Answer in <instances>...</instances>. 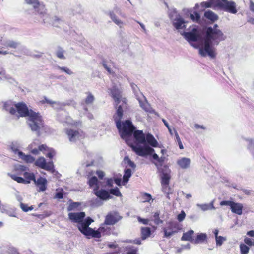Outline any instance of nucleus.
<instances>
[{"label": "nucleus", "mask_w": 254, "mask_h": 254, "mask_svg": "<svg viewBox=\"0 0 254 254\" xmlns=\"http://www.w3.org/2000/svg\"><path fill=\"white\" fill-rule=\"evenodd\" d=\"M244 242L248 246H254V241H253L252 239L249 237H246L244 239Z\"/></svg>", "instance_id": "56"}, {"label": "nucleus", "mask_w": 254, "mask_h": 254, "mask_svg": "<svg viewBox=\"0 0 254 254\" xmlns=\"http://www.w3.org/2000/svg\"><path fill=\"white\" fill-rule=\"evenodd\" d=\"M10 177L13 180L16 181L18 183L26 184V180L22 177H18L15 175H11Z\"/></svg>", "instance_id": "46"}, {"label": "nucleus", "mask_w": 254, "mask_h": 254, "mask_svg": "<svg viewBox=\"0 0 254 254\" xmlns=\"http://www.w3.org/2000/svg\"><path fill=\"white\" fill-rule=\"evenodd\" d=\"M141 238L145 239L151 235V229L149 227H142L141 229Z\"/></svg>", "instance_id": "34"}, {"label": "nucleus", "mask_w": 254, "mask_h": 254, "mask_svg": "<svg viewBox=\"0 0 254 254\" xmlns=\"http://www.w3.org/2000/svg\"><path fill=\"white\" fill-rule=\"evenodd\" d=\"M162 185V191L167 194V197L168 199H169V194H171L172 192L171 191V188L169 185H165V184H161Z\"/></svg>", "instance_id": "39"}, {"label": "nucleus", "mask_w": 254, "mask_h": 254, "mask_svg": "<svg viewBox=\"0 0 254 254\" xmlns=\"http://www.w3.org/2000/svg\"><path fill=\"white\" fill-rule=\"evenodd\" d=\"M36 166L41 169L48 171H53L54 165L52 161L46 162L45 159L43 157H40L34 162Z\"/></svg>", "instance_id": "7"}, {"label": "nucleus", "mask_w": 254, "mask_h": 254, "mask_svg": "<svg viewBox=\"0 0 254 254\" xmlns=\"http://www.w3.org/2000/svg\"><path fill=\"white\" fill-rule=\"evenodd\" d=\"M131 175V170L130 169H127L124 171V175H123V182L127 183L129 178Z\"/></svg>", "instance_id": "38"}, {"label": "nucleus", "mask_w": 254, "mask_h": 254, "mask_svg": "<svg viewBox=\"0 0 254 254\" xmlns=\"http://www.w3.org/2000/svg\"><path fill=\"white\" fill-rule=\"evenodd\" d=\"M64 51L60 47H59L58 51L56 52L57 56L62 59H64L65 57L64 55Z\"/></svg>", "instance_id": "47"}, {"label": "nucleus", "mask_w": 254, "mask_h": 254, "mask_svg": "<svg viewBox=\"0 0 254 254\" xmlns=\"http://www.w3.org/2000/svg\"><path fill=\"white\" fill-rule=\"evenodd\" d=\"M190 18L193 22L200 23V16L198 12L195 11L193 13H190Z\"/></svg>", "instance_id": "37"}, {"label": "nucleus", "mask_w": 254, "mask_h": 254, "mask_svg": "<svg viewBox=\"0 0 254 254\" xmlns=\"http://www.w3.org/2000/svg\"><path fill=\"white\" fill-rule=\"evenodd\" d=\"M85 216V214L83 212L77 213H69L68 217L69 219L73 222L80 223Z\"/></svg>", "instance_id": "16"}, {"label": "nucleus", "mask_w": 254, "mask_h": 254, "mask_svg": "<svg viewBox=\"0 0 254 254\" xmlns=\"http://www.w3.org/2000/svg\"><path fill=\"white\" fill-rule=\"evenodd\" d=\"M133 136L135 141L140 144L145 143L146 136L142 130H137L133 132Z\"/></svg>", "instance_id": "20"}, {"label": "nucleus", "mask_w": 254, "mask_h": 254, "mask_svg": "<svg viewBox=\"0 0 254 254\" xmlns=\"http://www.w3.org/2000/svg\"><path fill=\"white\" fill-rule=\"evenodd\" d=\"M96 174L97 175L100 179H103V177L105 176L104 172L100 170L97 171Z\"/></svg>", "instance_id": "64"}, {"label": "nucleus", "mask_w": 254, "mask_h": 254, "mask_svg": "<svg viewBox=\"0 0 254 254\" xmlns=\"http://www.w3.org/2000/svg\"><path fill=\"white\" fill-rule=\"evenodd\" d=\"M226 240V238L221 236H218L215 237L216 244L217 246H221L223 241Z\"/></svg>", "instance_id": "51"}, {"label": "nucleus", "mask_w": 254, "mask_h": 254, "mask_svg": "<svg viewBox=\"0 0 254 254\" xmlns=\"http://www.w3.org/2000/svg\"><path fill=\"white\" fill-rule=\"evenodd\" d=\"M204 16L212 22H215L218 19V16L211 10L206 11Z\"/></svg>", "instance_id": "32"}, {"label": "nucleus", "mask_w": 254, "mask_h": 254, "mask_svg": "<svg viewBox=\"0 0 254 254\" xmlns=\"http://www.w3.org/2000/svg\"><path fill=\"white\" fill-rule=\"evenodd\" d=\"M19 45V43L14 41H9L6 42L5 46L7 48H16Z\"/></svg>", "instance_id": "42"}, {"label": "nucleus", "mask_w": 254, "mask_h": 254, "mask_svg": "<svg viewBox=\"0 0 254 254\" xmlns=\"http://www.w3.org/2000/svg\"><path fill=\"white\" fill-rule=\"evenodd\" d=\"M18 155L22 160L27 163H33L35 161L34 157H33L31 155H25L21 151H18Z\"/></svg>", "instance_id": "24"}, {"label": "nucleus", "mask_w": 254, "mask_h": 254, "mask_svg": "<svg viewBox=\"0 0 254 254\" xmlns=\"http://www.w3.org/2000/svg\"><path fill=\"white\" fill-rule=\"evenodd\" d=\"M61 21V19L60 18H58V17H55L52 21V25H56L57 23H59Z\"/></svg>", "instance_id": "63"}, {"label": "nucleus", "mask_w": 254, "mask_h": 254, "mask_svg": "<svg viewBox=\"0 0 254 254\" xmlns=\"http://www.w3.org/2000/svg\"><path fill=\"white\" fill-rule=\"evenodd\" d=\"M110 192L111 194L117 196V197H120V196L122 195V193H121L118 188L111 189L110 190Z\"/></svg>", "instance_id": "48"}, {"label": "nucleus", "mask_w": 254, "mask_h": 254, "mask_svg": "<svg viewBox=\"0 0 254 254\" xmlns=\"http://www.w3.org/2000/svg\"><path fill=\"white\" fill-rule=\"evenodd\" d=\"M38 148L40 151H46L49 148L46 144H44L39 145Z\"/></svg>", "instance_id": "62"}, {"label": "nucleus", "mask_w": 254, "mask_h": 254, "mask_svg": "<svg viewBox=\"0 0 254 254\" xmlns=\"http://www.w3.org/2000/svg\"><path fill=\"white\" fill-rule=\"evenodd\" d=\"M48 153L46 155V157L50 159H52L53 157L55 155V151L53 148H49L48 150Z\"/></svg>", "instance_id": "50"}, {"label": "nucleus", "mask_w": 254, "mask_h": 254, "mask_svg": "<svg viewBox=\"0 0 254 254\" xmlns=\"http://www.w3.org/2000/svg\"><path fill=\"white\" fill-rule=\"evenodd\" d=\"M160 213L159 211L155 212L153 215V218L152 219V220L154 221V223L157 225L162 224L163 222V221L160 218Z\"/></svg>", "instance_id": "35"}, {"label": "nucleus", "mask_w": 254, "mask_h": 254, "mask_svg": "<svg viewBox=\"0 0 254 254\" xmlns=\"http://www.w3.org/2000/svg\"><path fill=\"white\" fill-rule=\"evenodd\" d=\"M220 9L231 13H236L237 12L235 3L234 1H228L227 0H226V1H224L222 6H221Z\"/></svg>", "instance_id": "13"}, {"label": "nucleus", "mask_w": 254, "mask_h": 254, "mask_svg": "<svg viewBox=\"0 0 254 254\" xmlns=\"http://www.w3.org/2000/svg\"><path fill=\"white\" fill-rule=\"evenodd\" d=\"M135 129V127L130 120H127L125 122H121V137L125 138L126 136L131 135Z\"/></svg>", "instance_id": "5"}, {"label": "nucleus", "mask_w": 254, "mask_h": 254, "mask_svg": "<svg viewBox=\"0 0 254 254\" xmlns=\"http://www.w3.org/2000/svg\"><path fill=\"white\" fill-rule=\"evenodd\" d=\"M14 107L20 117H28L31 123L29 126L32 131H36L37 136L40 135V130L44 128V121L39 113L29 109L24 102L15 103Z\"/></svg>", "instance_id": "1"}, {"label": "nucleus", "mask_w": 254, "mask_h": 254, "mask_svg": "<svg viewBox=\"0 0 254 254\" xmlns=\"http://www.w3.org/2000/svg\"><path fill=\"white\" fill-rule=\"evenodd\" d=\"M111 96L115 100L116 105H118L122 100V92L116 86L110 89Z\"/></svg>", "instance_id": "14"}, {"label": "nucleus", "mask_w": 254, "mask_h": 254, "mask_svg": "<svg viewBox=\"0 0 254 254\" xmlns=\"http://www.w3.org/2000/svg\"><path fill=\"white\" fill-rule=\"evenodd\" d=\"M147 142L152 147H157L158 142L155 139L154 136L148 133L146 135L145 142Z\"/></svg>", "instance_id": "27"}, {"label": "nucleus", "mask_w": 254, "mask_h": 254, "mask_svg": "<svg viewBox=\"0 0 254 254\" xmlns=\"http://www.w3.org/2000/svg\"><path fill=\"white\" fill-rule=\"evenodd\" d=\"M93 222V219L88 217L84 221H82L78 226V229H79L80 232L88 238L99 236V233L98 231H95V230L89 227Z\"/></svg>", "instance_id": "2"}, {"label": "nucleus", "mask_w": 254, "mask_h": 254, "mask_svg": "<svg viewBox=\"0 0 254 254\" xmlns=\"http://www.w3.org/2000/svg\"><path fill=\"white\" fill-rule=\"evenodd\" d=\"M79 206V204L77 202L71 203L68 207V211H70L74 210Z\"/></svg>", "instance_id": "58"}, {"label": "nucleus", "mask_w": 254, "mask_h": 254, "mask_svg": "<svg viewBox=\"0 0 254 254\" xmlns=\"http://www.w3.org/2000/svg\"><path fill=\"white\" fill-rule=\"evenodd\" d=\"M111 229L110 227H105L100 226L98 230L95 231H98L99 233V236L97 237H91V238H100L101 237V234L104 235H109L111 234Z\"/></svg>", "instance_id": "29"}, {"label": "nucleus", "mask_w": 254, "mask_h": 254, "mask_svg": "<svg viewBox=\"0 0 254 254\" xmlns=\"http://www.w3.org/2000/svg\"><path fill=\"white\" fill-rule=\"evenodd\" d=\"M181 229V227L177 222L169 221L167 223V225L163 228L164 237H170L177 233Z\"/></svg>", "instance_id": "4"}, {"label": "nucleus", "mask_w": 254, "mask_h": 254, "mask_svg": "<svg viewBox=\"0 0 254 254\" xmlns=\"http://www.w3.org/2000/svg\"><path fill=\"white\" fill-rule=\"evenodd\" d=\"M23 175L26 180V183H30L31 181H35V175L33 173H29L25 172L24 173Z\"/></svg>", "instance_id": "33"}, {"label": "nucleus", "mask_w": 254, "mask_h": 254, "mask_svg": "<svg viewBox=\"0 0 254 254\" xmlns=\"http://www.w3.org/2000/svg\"><path fill=\"white\" fill-rule=\"evenodd\" d=\"M34 8L38 14L42 15H46L47 16H49V15L47 14V9L43 3L39 2V5Z\"/></svg>", "instance_id": "30"}, {"label": "nucleus", "mask_w": 254, "mask_h": 254, "mask_svg": "<svg viewBox=\"0 0 254 254\" xmlns=\"http://www.w3.org/2000/svg\"><path fill=\"white\" fill-rule=\"evenodd\" d=\"M87 96L84 100V103L86 104H89L93 103L94 100V96L90 93H87Z\"/></svg>", "instance_id": "40"}, {"label": "nucleus", "mask_w": 254, "mask_h": 254, "mask_svg": "<svg viewBox=\"0 0 254 254\" xmlns=\"http://www.w3.org/2000/svg\"><path fill=\"white\" fill-rule=\"evenodd\" d=\"M177 164L181 168L187 169L190 164V160L187 158H182L177 160Z\"/></svg>", "instance_id": "25"}, {"label": "nucleus", "mask_w": 254, "mask_h": 254, "mask_svg": "<svg viewBox=\"0 0 254 254\" xmlns=\"http://www.w3.org/2000/svg\"><path fill=\"white\" fill-rule=\"evenodd\" d=\"M123 115V107L121 105H119L117 110L116 115L114 116V120L119 130H121L122 128V119Z\"/></svg>", "instance_id": "15"}, {"label": "nucleus", "mask_w": 254, "mask_h": 254, "mask_svg": "<svg viewBox=\"0 0 254 254\" xmlns=\"http://www.w3.org/2000/svg\"><path fill=\"white\" fill-rule=\"evenodd\" d=\"M15 104L12 101H7L3 104V108L11 115H15L16 114V110L14 106Z\"/></svg>", "instance_id": "19"}, {"label": "nucleus", "mask_w": 254, "mask_h": 254, "mask_svg": "<svg viewBox=\"0 0 254 254\" xmlns=\"http://www.w3.org/2000/svg\"><path fill=\"white\" fill-rule=\"evenodd\" d=\"M41 103L42 104L47 103L51 105H53L55 103V102L53 101L52 100H49L46 97H44V99L40 101Z\"/></svg>", "instance_id": "59"}, {"label": "nucleus", "mask_w": 254, "mask_h": 254, "mask_svg": "<svg viewBox=\"0 0 254 254\" xmlns=\"http://www.w3.org/2000/svg\"><path fill=\"white\" fill-rule=\"evenodd\" d=\"M109 16L115 24L118 25L120 28H122V26L124 24V23L119 19L116 14L113 11L109 12Z\"/></svg>", "instance_id": "31"}, {"label": "nucleus", "mask_w": 254, "mask_h": 254, "mask_svg": "<svg viewBox=\"0 0 254 254\" xmlns=\"http://www.w3.org/2000/svg\"><path fill=\"white\" fill-rule=\"evenodd\" d=\"M65 132L70 141H75L76 139L84 137V133L81 130H75L72 129H67Z\"/></svg>", "instance_id": "10"}, {"label": "nucleus", "mask_w": 254, "mask_h": 254, "mask_svg": "<svg viewBox=\"0 0 254 254\" xmlns=\"http://www.w3.org/2000/svg\"><path fill=\"white\" fill-rule=\"evenodd\" d=\"M213 2V8H220L222 6L224 1H226V0H211Z\"/></svg>", "instance_id": "44"}, {"label": "nucleus", "mask_w": 254, "mask_h": 254, "mask_svg": "<svg viewBox=\"0 0 254 254\" xmlns=\"http://www.w3.org/2000/svg\"><path fill=\"white\" fill-rule=\"evenodd\" d=\"M137 220L139 222L142 223L145 225L148 224L149 221V220L148 219H144V218H142L140 217H138L137 218Z\"/></svg>", "instance_id": "61"}, {"label": "nucleus", "mask_w": 254, "mask_h": 254, "mask_svg": "<svg viewBox=\"0 0 254 254\" xmlns=\"http://www.w3.org/2000/svg\"><path fill=\"white\" fill-rule=\"evenodd\" d=\"M98 180L96 177L93 176L91 177L88 182V185L90 187H93L95 185L97 186L98 185Z\"/></svg>", "instance_id": "45"}, {"label": "nucleus", "mask_w": 254, "mask_h": 254, "mask_svg": "<svg viewBox=\"0 0 254 254\" xmlns=\"http://www.w3.org/2000/svg\"><path fill=\"white\" fill-rule=\"evenodd\" d=\"M131 148L137 155L142 157L148 155V154H152L153 152H154V149L149 146L141 147L140 146L132 145Z\"/></svg>", "instance_id": "8"}, {"label": "nucleus", "mask_w": 254, "mask_h": 254, "mask_svg": "<svg viewBox=\"0 0 254 254\" xmlns=\"http://www.w3.org/2000/svg\"><path fill=\"white\" fill-rule=\"evenodd\" d=\"M122 219V217L118 213H109L105 217L104 224L109 225H113L117 223Z\"/></svg>", "instance_id": "12"}, {"label": "nucleus", "mask_w": 254, "mask_h": 254, "mask_svg": "<svg viewBox=\"0 0 254 254\" xmlns=\"http://www.w3.org/2000/svg\"><path fill=\"white\" fill-rule=\"evenodd\" d=\"M58 69H59V70H60L63 72H65L66 74H67L68 75H72L73 74V72L71 70H70L69 68H68L67 67L58 66Z\"/></svg>", "instance_id": "52"}, {"label": "nucleus", "mask_w": 254, "mask_h": 254, "mask_svg": "<svg viewBox=\"0 0 254 254\" xmlns=\"http://www.w3.org/2000/svg\"><path fill=\"white\" fill-rule=\"evenodd\" d=\"M159 172L161 174V184L169 185L170 181V170L168 167L164 165Z\"/></svg>", "instance_id": "11"}, {"label": "nucleus", "mask_w": 254, "mask_h": 254, "mask_svg": "<svg viewBox=\"0 0 254 254\" xmlns=\"http://www.w3.org/2000/svg\"><path fill=\"white\" fill-rule=\"evenodd\" d=\"M173 131L174 132V135L176 138V141L177 142L178 144L179 145V147L180 149H182L184 148L183 144L181 142V139L178 135V133L176 131V130L175 129H173Z\"/></svg>", "instance_id": "43"}, {"label": "nucleus", "mask_w": 254, "mask_h": 254, "mask_svg": "<svg viewBox=\"0 0 254 254\" xmlns=\"http://www.w3.org/2000/svg\"><path fill=\"white\" fill-rule=\"evenodd\" d=\"M218 25L215 24L213 27H208L206 30V37L208 38H212L213 40L222 41L225 38L223 33L217 29Z\"/></svg>", "instance_id": "3"}, {"label": "nucleus", "mask_w": 254, "mask_h": 254, "mask_svg": "<svg viewBox=\"0 0 254 254\" xmlns=\"http://www.w3.org/2000/svg\"><path fill=\"white\" fill-rule=\"evenodd\" d=\"M27 3L32 4L33 7H36L39 5V1L37 0H25Z\"/></svg>", "instance_id": "53"}, {"label": "nucleus", "mask_w": 254, "mask_h": 254, "mask_svg": "<svg viewBox=\"0 0 254 254\" xmlns=\"http://www.w3.org/2000/svg\"><path fill=\"white\" fill-rule=\"evenodd\" d=\"M243 207L242 204L233 201L230 209L232 213L241 215L243 213Z\"/></svg>", "instance_id": "21"}, {"label": "nucleus", "mask_w": 254, "mask_h": 254, "mask_svg": "<svg viewBox=\"0 0 254 254\" xmlns=\"http://www.w3.org/2000/svg\"><path fill=\"white\" fill-rule=\"evenodd\" d=\"M34 183L39 188L38 191H43L46 189L47 181L46 178L40 177L35 179Z\"/></svg>", "instance_id": "18"}, {"label": "nucleus", "mask_w": 254, "mask_h": 254, "mask_svg": "<svg viewBox=\"0 0 254 254\" xmlns=\"http://www.w3.org/2000/svg\"><path fill=\"white\" fill-rule=\"evenodd\" d=\"M202 7L205 8L214 7V4L212 0H208L207 1L203 2L201 3Z\"/></svg>", "instance_id": "49"}, {"label": "nucleus", "mask_w": 254, "mask_h": 254, "mask_svg": "<svg viewBox=\"0 0 254 254\" xmlns=\"http://www.w3.org/2000/svg\"><path fill=\"white\" fill-rule=\"evenodd\" d=\"M185 213L184 211H182L181 213L177 215V219L179 222H181L185 219Z\"/></svg>", "instance_id": "55"}, {"label": "nucleus", "mask_w": 254, "mask_h": 254, "mask_svg": "<svg viewBox=\"0 0 254 254\" xmlns=\"http://www.w3.org/2000/svg\"><path fill=\"white\" fill-rule=\"evenodd\" d=\"M98 186H97V188L94 189L95 194L101 200H108L110 199L111 196L109 192L104 189L98 190Z\"/></svg>", "instance_id": "17"}, {"label": "nucleus", "mask_w": 254, "mask_h": 254, "mask_svg": "<svg viewBox=\"0 0 254 254\" xmlns=\"http://www.w3.org/2000/svg\"><path fill=\"white\" fill-rule=\"evenodd\" d=\"M194 234V231L192 230H189L188 231L184 233L181 237V240L189 241L190 243L193 244L194 239L193 235Z\"/></svg>", "instance_id": "26"}, {"label": "nucleus", "mask_w": 254, "mask_h": 254, "mask_svg": "<svg viewBox=\"0 0 254 254\" xmlns=\"http://www.w3.org/2000/svg\"><path fill=\"white\" fill-rule=\"evenodd\" d=\"M207 236L206 234L203 233H198L194 239L193 244H201L207 240Z\"/></svg>", "instance_id": "28"}, {"label": "nucleus", "mask_w": 254, "mask_h": 254, "mask_svg": "<svg viewBox=\"0 0 254 254\" xmlns=\"http://www.w3.org/2000/svg\"><path fill=\"white\" fill-rule=\"evenodd\" d=\"M240 249L241 254H248L250 251V248L244 243L240 245Z\"/></svg>", "instance_id": "41"}, {"label": "nucleus", "mask_w": 254, "mask_h": 254, "mask_svg": "<svg viewBox=\"0 0 254 254\" xmlns=\"http://www.w3.org/2000/svg\"><path fill=\"white\" fill-rule=\"evenodd\" d=\"M185 23L186 22L181 17H179L175 19L173 22V25L177 30L183 29L186 28Z\"/></svg>", "instance_id": "23"}, {"label": "nucleus", "mask_w": 254, "mask_h": 254, "mask_svg": "<svg viewBox=\"0 0 254 254\" xmlns=\"http://www.w3.org/2000/svg\"><path fill=\"white\" fill-rule=\"evenodd\" d=\"M165 157H159V159L157 161V162H153V163L155 164V165L157 167V169L159 171L161 169H162L163 166V165L165 162Z\"/></svg>", "instance_id": "36"}, {"label": "nucleus", "mask_w": 254, "mask_h": 254, "mask_svg": "<svg viewBox=\"0 0 254 254\" xmlns=\"http://www.w3.org/2000/svg\"><path fill=\"white\" fill-rule=\"evenodd\" d=\"M139 102L140 106L144 111L150 114H155V111L146 99L143 101L139 100Z\"/></svg>", "instance_id": "22"}, {"label": "nucleus", "mask_w": 254, "mask_h": 254, "mask_svg": "<svg viewBox=\"0 0 254 254\" xmlns=\"http://www.w3.org/2000/svg\"><path fill=\"white\" fill-rule=\"evenodd\" d=\"M183 35L188 41L196 42L200 39L201 36L197 26L193 28L191 31L184 32Z\"/></svg>", "instance_id": "9"}, {"label": "nucleus", "mask_w": 254, "mask_h": 254, "mask_svg": "<svg viewBox=\"0 0 254 254\" xmlns=\"http://www.w3.org/2000/svg\"><path fill=\"white\" fill-rule=\"evenodd\" d=\"M233 201H222L220 202V206H229L230 207L232 205Z\"/></svg>", "instance_id": "60"}, {"label": "nucleus", "mask_w": 254, "mask_h": 254, "mask_svg": "<svg viewBox=\"0 0 254 254\" xmlns=\"http://www.w3.org/2000/svg\"><path fill=\"white\" fill-rule=\"evenodd\" d=\"M137 249L133 247H129L127 249V254H137Z\"/></svg>", "instance_id": "57"}, {"label": "nucleus", "mask_w": 254, "mask_h": 254, "mask_svg": "<svg viewBox=\"0 0 254 254\" xmlns=\"http://www.w3.org/2000/svg\"><path fill=\"white\" fill-rule=\"evenodd\" d=\"M143 198L144 199V202H149L152 199V196L149 193H144L143 194Z\"/></svg>", "instance_id": "54"}, {"label": "nucleus", "mask_w": 254, "mask_h": 254, "mask_svg": "<svg viewBox=\"0 0 254 254\" xmlns=\"http://www.w3.org/2000/svg\"><path fill=\"white\" fill-rule=\"evenodd\" d=\"M212 38H208L206 37L204 41V46L199 49V53L202 56H206L207 54L210 57L215 58V51L211 46V40Z\"/></svg>", "instance_id": "6"}]
</instances>
